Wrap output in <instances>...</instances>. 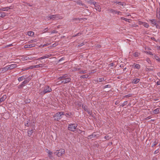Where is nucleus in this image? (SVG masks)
<instances>
[{"label":"nucleus","instance_id":"79ce46f5","mask_svg":"<svg viewBox=\"0 0 160 160\" xmlns=\"http://www.w3.org/2000/svg\"><path fill=\"white\" fill-rule=\"evenodd\" d=\"M87 20V18H79V21L81 20L85 21Z\"/></svg>","mask_w":160,"mask_h":160},{"label":"nucleus","instance_id":"7c9ffc66","mask_svg":"<svg viewBox=\"0 0 160 160\" xmlns=\"http://www.w3.org/2000/svg\"><path fill=\"white\" fill-rule=\"evenodd\" d=\"M108 10L109 11V12L111 13H116V12L117 11L113 9H108Z\"/></svg>","mask_w":160,"mask_h":160},{"label":"nucleus","instance_id":"f3484780","mask_svg":"<svg viewBox=\"0 0 160 160\" xmlns=\"http://www.w3.org/2000/svg\"><path fill=\"white\" fill-rule=\"evenodd\" d=\"M26 78V76L23 75L18 78V80L19 82L25 79Z\"/></svg>","mask_w":160,"mask_h":160},{"label":"nucleus","instance_id":"603ef678","mask_svg":"<svg viewBox=\"0 0 160 160\" xmlns=\"http://www.w3.org/2000/svg\"><path fill=\"white\" fill-rule=\"evenodd\" d=\"M81 33H77V34H76L75 35L73 36V37L80 36L81 35Z\"/></svg>","mask_w":160,"mask_h":160},{"label":"nucleus","instance_id":"20e7f679","mask_svg":"<svg viewBox=\"0 0 160 160\" xmlns=\"http://www.w3.org/2000/svg\"><path fill=\"white\" fill-rule=\"evenodd\" d=\"M77 127V124H69L68 126V129L69 130L74 132Z\"/></svg>","mask_w":160,"mask_h":160},{"label":"nucleus","instance_id":"6e6d98bb","mask_svg":"<svg viewBox=\"0 0 160 160\" xmlns=\"http://www.w3.org/2000/svg\"><path fill=\"white\" fill-rule=\"evenodd\" d=\"M158 150H156L154 152V154H156L158 153Z\"/></svg>","mask_w":160,"mask_h":160},{"label":"nucleus","instance_id":"f704fd0d","mask_svg":"<svg viewBox=\"0 0 160 160\" xmlns=\"http://www.w3.org/2000/svg\"><path fill=\"white\" fill-rule=\"evenodd\" d=\"M143 25L144 26V27L147 28H148L149 26V24L146 22H144Z\"/></svg>","mask_w":160,"mask_h":160},{"label":"nucleus","instance_id":"69168bd1","mask_svg":"<svg viewBox=\"0 0 160 160\" xmlns=\"http://www.w3.org/2000/svg\"><path fill=\"white\" fill-rule=\"evenodd\" d=\"M143 23L144 22H140V24H143Z\"/></svg>","mask_w":160,"mask_h":160},{"label":"nucleus","instance_id":"de8ad7c7","mask_svg":"<svg viewBox=\"0 0 160 160\" xmlns=\"http://www.w3.org/2000/svg\"><path fill=\"white\" fill-rule=\"evenodd\" d=\"M88 112V113L90 115H91L92 113V111H90V110H88V112Z\"/></svg>","mask_w":160,"mask_h":160},{"label":"nucleus","instance_id":"774afa93","mask_svg":"<svg viewBox=\"0 0 160 160\" xmlns=\"http://www.w3.org/2000/svg\"><path fill=\"white\" fill-rule=\"evenodd\" d=\"M158 62H160V58H159L158 59Z\"/></svg>","mask_w":160,"mask_h":160},{"label":"nucleus","instance_id":"c85d7f7f","mask_svg":"<svg viewBox=\"0 0 160 160\" xmlns=\"http://www.w3.org/2000/svg\"><path fill=\"white\" fill-rule=\"evenodd\" d=\"M158 143V141L157 140H155L154 142L153 143L152 145V147H153L156 145Z\"/></svg>","mask_w":160,"mask_h":160},{"label":"nucleus","instance_id":"cd10ccee","mask_svg":"<svg viewBox=\"0 0 160 160\" xmlns=\"http://www.w3.org/2000/svg\"><path fill=\"white\" fill-rule=\"evenodd\" d=\"M34 34V33L32 31H29L28 32V34L29 36H32Z\"/></svg>","mask_w":160,"mask_h":160},{"label":"nucleus","instance_id":"58836bf2","mask_svg":"<svg viewBox=\"0 0 160 160\" xmlns=\"http://www.w3.org/2000/svg\"><path fill=\"white\" fill-rule=\"evenodd\" d=\"M104 79L103 78H98V81L99 82H102L104 81Z\"/></svg>","mask_w":160,"mask_h":160},{"label":"nucleus","instance_id":"aec40b11","mask_svg":"<svg viewBox=\"0 0 160 160\" xmlns=\"http://www.w3.org/2000/svg\"><path fill=\"white\" fill-rule=\"evenodd\" d=\"M132 66L136 69H139L140 68V66L138 64L134 63Z\"/></svg>","mask_w":160,"mask_h":160},{"label":"nucleus","instance_id":"9d476101","mask_svg":"<svg viewBox=\"0 0 160 160\" xmlns=\"http://www.w3.org/2000/svg\"><path fill=\"white\" fill-rule=\"evenodd\" d=\"M12 8V6H10L9 7H7L5 8H2L0 9V10L1 11H8L9 9H10Z\"/></svg>","mask_w":160,"mask_h":160},{"label":"nucleus","instance_id":"a19ab883","mask_svg":"<svg viewBox=\"0 0 160 160\" xmlns=\"http://www.w3.org/2000/svg\"><path fill=\"white\" fill-rule=\"evenodd\" d=\"M146 61L148 62V63L150 64L151 63V62L150 60V59L149 58H147L146 59Z\"/></svg>","mask_w":160,"mask_h":160},{"label":"nucleus","instance_id":"4be33fe9","mask_svg":"<svg viewBox=\"0 0 160 160\" xmlns=\"http://www.w3.org/2000/svg\"><path fill=\"white\" fill-rule=\"evenodd\" d=\"M88 3L91 5L93 4L94 5L97 2L95 1L90 0L88 1Z\"/></svg>","mask_w":160,"mask_h":160},{"label":"nucleus","instance_id":"4468645a","mask_svg":"<svg viewBox=\"0 0 160 160\" xmlns=\"http://www.w3.org/2000/svg\"><path fill=\"white\" fill-rule=\"evenodd\" d=\"M46 18L48 20H49L48 18H49L50 19H55L54 15H49L47 16Z\"/></svg>","mask_w":160,"mask_h":160},{"label":"nucleus","instance_id":"5701e85b","mask_svg":"<svg viewBox=\"0 0 160 160\" xmlns=\"http://www.w3.org/2000/svg\"><path fill=\"white\" fill-rule=\"evenodd\" d=\"M140 55V53L138 52H135L133 53V55L135 57H138Z\"/></svg>","mask_w":160,"mask_h":160},{"label":"nucleus","instance_id":"2eb2a0df","mask_svg":"<svg viewBox=\"0 0 160 160\" xmlns=\"http://www.w3.org/2000/svg\"><path fill=\"white\" fill-rule=\"evenodd\" d=\"M140 79L139 78H135L133 79L132 82L134 84H137L139 82Z\"/></svg>","mask_w":160,"mask_h":160},{"label":"nucleus","instance_id":"7ed1b4c3","mask_svg":"<svg viewBox=\"0 0 160 160\" xmlns=\"http://www.w3.org/2000/svg\"><path fill=\"white\" fill-rule=\"evenodd\" d=\"M64 115V112H58L54 115L53 117L55 120L58 121L62 118V115Z\"/></svg>","mask_w":160,"mask_h":160},{"label":"nucleus","instance_id":"c756f323","mask_svg":"<svg viewBox=\"0 0 160 160\" xmlns=\"http://www.w3.org/2000/svg\"><path fill=\"white\" fill-rule=\"evenodd\" d=\"M43 66V64H39L38 65H35L34 66V68H38L39 67H42Z\"/></svg>","mask_w":160,"mask_h":160},{"label":"nucleus","instance_id":"0e129e2a","mask_svg":"<svg viewBox=\"0 0 160 160\" xmlns=\"http://www.w3.org/2000/svg\"><path fill=\"white\" fill-rule=\"evenodd\" d=\"M118 2L117 1H115L114 2V3H116L117 4H118V2Z\"/></svg>","mask_w":160,"mask_h":160},{"label":"nucleus","instance_id":"6e6552de","mask_svg":"<svg viewBox=\"0 0 160 160\" xmlns=\"http://www.w3.org/2000/svg\"><path fill=\"white\" fill-rule=\"evenodd\" d=\"M95 8L99 12H101V8L100 5L96 3L94 5Z\"/></svg>","mask_w":160,"mask_h":160},{"label":"nucleus","instance_id":"338daca9","mask_svg":"<svg viewBox=\"0 0 160 160\" xmlns=\"http://www.w3.org/2000/svg\"><path fill=\"white\" fill-rule=\"evenodd\" d=\"M84 110L86 111H87V112H88V110L87 109H84Z\"/></svg>","mask_w":160,"mask_h":160},{"label":"nucleus","instance_id":"1a4fd4ad","mask_svg":"<svg viewBox=\"0 0 160 160\" xmlns=\"http://www.w3.org/2000/svg\"><path fill=\"white\" fill-rule=\"evenodd\" d=\"M35 44H27L25 45L24 47V48H31L35 47Z\"/></svg>","mask_w":160,"mask_h":160},{"label":"nucleus","instance_id":"2f4dec72","mask_svg":"<svg viewBox=\"0 0 160 160\" xmlns=\"http://www.w3.org/2000/svg\"><path fill=\"white\" fill-rule=\"evenodd\" d=\"M96 135L95 133H93L92 134L89 135L88 136V138H94L95 137Z\"/></svg>","mask_w":160,"mask_h":160},{"label":"nucleus","instance_id":"f8f14e48","mask_svg":"<svg viewBox=\"0 0 160 160\" xmlns=\"http://www.w3.org/2000/svg\"><path fill=\"white\" fill-rule=\"evenodd\" d=\"M52 56V55L51 54H46L45 55L41 57L40 58L38 59L39 60H41L44 58H48L49 57H50Z\"/></svg>","mask_w":160,"mask_h":160},{"label":"nucleus","instance_id":"4c0bfd02","mask_svg":"<svg viewBox=\"0 0 160 160\" xmlns=\"http://www.w3.org/2000/svg\"><path fill=\"white\" fill-rule=\"evenodd\" d=\"M31 77L32 76H29L26 79V80L28 82H29L31 79Z\"/></svg>","mask_w":160,"mask_h":160},{"label":"nucleus","instance_id":"8fccbe9b","mask_svg":"<svg viewBox=\"0 0 160 160\" xmlns=\"http://www.w3.org/2000/svg\"><path fill=\"white\" fill-rule=\"evenodd\" d=\"M48 153L49 155H52V152L50 151V150H49L48 151Z\"/></svg>","mask_w":160,"mask_h":160},{"label":"nucleus","instance_id":"864d4df0","mask_svg":"<svg viewBox=\"0 0 160 160\" xmlns=\"http://www.w3.org/2000/svg\"><path fill=\"white\" fill-rule=\"evenodd\" d=\"M29 122V120H28V121H27V123H25V126H28V123Z\"/></svg>","mask_w":160,"mask_h":160},{"label":"nucleus","instance_id":"c03bdc74","mask_svg":"<svg viewBox=\"0 0 160 160\" xmlns=\"http://www.w3.org/2000/svg\"><path fill=\"white\" fill-rule=\"evenodd\" d=\"M106 139H107V140H109V139L110 138H109V136L108 135H107V136H105L104 137Z\"/></svg>","mask_w":160,"mask_h":160},{"label":"nucleus","instance_id":"ddd939ff","mask_svg":"<svg viewBox=\"0 0 160 160\" xmlns=\"http://www.w3.org/2000/svg\"><path fill=\"white\" fill-rule=\"evenodd\" d=\"M8 15V13H6L4 12H0V19L3 18L5 17Z\"/></svg>","mask_w":160,"mask_h":160},{"label":"nucleus","instance_id":"f03ea898","mask_svg":"<svg viewBox=\"0 0 160 160\" xmlns=\"http://www.w3.org/2000/svg\"><path fill=\"white\" fill-rule=\"evenodd\" d=\"M52 89L51 87L48 86H45L42 91H39V94L41 95H43L46 93L51 92Z\"/></svg>","mask_w":160,"mask_h":160},{"label":"nucleus","instance_id":"3c124183","mask_svg":"<svg viewBox=\"0 0 160 160\" xmlns=\"http://www.w3.org/2000/svg\"><path fill=\"white\" fill-rule=\"evenodd\" d=\"M121 13H122V12H120V11H117L116 13L118 15H119V14H121Z\"/></svg>","mask_w":160,"mask_h":160},{"label":"nucleus","instance_id":"37998d69","mask_svg":"<svg viewBox=\"0 0 160 160\" xmlns=\"http://www.w3.org/2000/svg\"><path fill=\"white\" fill-rule=\"evenodd\" d=\"M58 31L56 30H53V31H52V32H51V33H58Z\"/></svg>","mask_w":160,"mask_h":160},{"label":"nucleus","instance_id":"dca6fc26","mask_svg":"<svg viewBox=\"0 0 160 160\" xmlns=\"http://www.w3.org/2000/svg\"><path fill=\"white\" fill-rule=\"evenodd\" d=\"M151 23L155 26H157V24L156 21L155 19L149 20Z\"/></svg>","mask_w":160,"mask_h":160},{"label":"nucleus","instance_id":"423d86ee","mask_svg":"<svg viewBox=\"0 0 160 160\" xmlns=\"http://www.w3.org/2000/svg\"><path fill=\"white\" fill-rule=\"evenodd\" d=\"M17 65L16 64H11L10 65L7 66L8 68V70L12 69L17 67Z\"/></svg>","mask_w":160,"mask_h":160},{"label":"nucleus","instance_id":"c9c22d12","mask_svg":"<svg viewBox=\"0 0 160 160\" xmlns=\"http://www.w3.org/2000/svg\"><path fill=\"white\" fill-rule=\"evenodd\" d=\"M154 58L157 60V61H158V59L159 58V57L156 55H155L154 56Z\"/></svg>","mask_w":160,"mask_h":160},{"label":"nucleus","instance_id":"72a5a7b5","mask_svg":"<svg viewBox=\"0 0 160 160\" xmlns=\"http://www.w3.org/2000/svg\"><path fill=\"white\" fill-rule=\"evenodd\" d=\"M77 4L79 5H81V6H82V4H83V3H82V1H80V0H78L77 2Z\"/></svg>","mask_w":160,"mask_h":160},{"label":"nucleus","instance_id":"e433bc0d","mask_svg":"<svg viewBox=\"0 0 160 160\" xmlns=\"http://www.w3.org/2000/svg\"><path fill=\"white\" fill-rule=\"evenodd\" d=\"M72 115V113L71 112L68 113H66L65 115L66 117H68V116H70Z\"/></svg>","mask_w":160,"mask_h":160},{"label":"nucleus","instance_id":"0eeeda50","mask_svg":"<svg viewBox=\"0 0 160 160\" xmlns=\"http://www.w3.org/2000/svg\"><path fill=\"white\" fill-rule=\"evenodd\" d=\"M7 66L3 68H0V73H4L8 70Z\"/></svg>","mask_w":160,"mask_h":160},{"label":"nucleus","instance_id":"49530a36","mask_svg":"<svg viewBox=\"0 0 160 160\" xmlns=\"http://www.w3.org/2000/svg\"><path fill=\"white\" fill-rule=\"evenodd\" d=\"M86 73L85 71H81L79 72L80 73Z\"/></svg>","mask_w":160,"mask_h":160},{"label":"nucleus","instance_id":"473e14b6","mask_svg":"<svg viewBox=\"0 0 160 160\" xmlns=\"http://www.w3.org/2000/svg\"><path fill=\"white\" fill-rule=\"evenodd\" d=\"M121 19H122V20H125V21L126 22H130L129 20V19H128L126 18H123V17L121 18Z\"/></svg>","mask_w":160,"mask_h":160},{"label":"nucleus","instance_id":"b1692460","mask_svg":"<svg viewBox=\"0 0 160 160\" xmlns=\"http://www.w3.org/2000/svg\"><path fill=\"white\" fill-rule=\"evenodd\" d=\"M55 19H60L62 18V17L59 15H54Z\"/></svg>","mask_w":160,"mask_h":160},{"label":"nucleus","instance_id":"4d7b16f0","mask_svg":"<svg viewBox=\"0 0 160 160\" xmlns=\"http://www.w3.org/2000/svg\"><path fill=\"white\" fill-rule=\"evenodd\" d=\"M157 85H160V81H158L157 82Z\"/></svg>","mask_w":160,"mask_h":160},{"label":"nucleus","instance_id":"6ab92c4d","mask_svg":"<svg viewBox=\"0 0 160 160\" xmlns=\"http://www.w3.org/2000/svg\"><path fill=\"white\" fill-rule=\"evenodd\" d=\"M160 112V108H157L153 110V112L154 114H158Z\"/></svg>","mask_w":160,"mask_h":160},{"label":"nucleus","instance_id":"bb28decb","mask_svg":"<svg viewBox=\"0 0 160 160\" xmlns=\"http://www.w3.org/2000/svg\"><path fill=\"white\" fill-rule=\"evenodd\" d=\"M118 4L122 6H124L126 5V4L124 2H118Z\"/></svg>","mask_w":160,"mask_h":160},{"label":"nucleus","instance_id":"412c9836","mask_svg":"<svg viewBox=\"0 0 160 160\" xmlns=\"http://www.w3.org/2000/svg\"><path fill=\"white\" fill-rule=\"evenodd\" d=\"M156 16L157 18H160V10L159 9H157Z\"/></svg>","mask_w":160,"mask_h":160},{"label":"nucleus","instance_id":"a211bd4d","mask_svg":"<svg viewBox=\"0 0 160 160\" xmlns=\"http://www.w3.org/2000/svg\"><path fill=\"white\" fill-rule=\"evenodd\" d=\"M6 98L7 96L6 95H4L0 98V102L1 103V102L4 101L6 99Z\"/></svg>","mask_w":160,"mask_h":160},{"label":"nucleus","instance_id":"052dcab7","mask_svg":"<svg viewBox=\"0 0 160 160\" xmlns=\"http://www.w3.org/2000/svg\"><path fill=\"white\" fill-rule=\"evenodd\" d=\"M48 28H45L44 30V32H46L48 30Z\"/></svg>","mask_w":160,"mask_h":160},{"label":"nucleus","instance_id":"13d9d810","mask_svg":"<svg viewBox=\"0 0 160 160\" xmlns=\"http://www.w3.org/2000/svg\"><path fill=\"white\" fill-rule=\"evenodd\" d=\"M82 6H83L84 7H85L86 8H88V7L85 4H83L82 5Z\"/></svg>","mask_w":160,"mask_h":160},{"label":"nucleus","instance_id":"f257e3e1","mask_svg":"<svg viewBox=\"0 0 160 160\" xmlns=\"http://www.w3.org/2000/svg\"><path fill=\"white\" fill-rule=\"evenodd\" d=\"M71 78L67 77V75H64L58 78V80H60L62 81H58L57 83V84H60L62 83H66L69 82L71 80Z\"/></svg>","mask_w":160,"mask_h":160},{"label":"nucleus","instance_id":"09e8293b","mask_svg":"<svg viewBox=\"0 0 160 160\" xmlns=\"http://www.w3.org/2000/svg\"><path fill=\"white\" fill-rule=\"evenodd\" d=\"M36 41L35 40H32L28 42V43H32L33 42H36Z\"/></svg>","mask_w":160,"mask_h":160},{"label":"nucleus","instance_id":"bf43d9fd","mask_svg":"<svg viewBox=\"0 0 160 160\" xmlns=\"http://www.w3.org/2000/svg\"><path fill=\"white\" fill-rule=\"evenodd\" d=\"M79 18H74L73 19V20H74V21H76V20H79Z\"/></svg>","mask_w":160,"mask_h":160},{"label":"nucleus","instance_id":"39448f33","mask_svg":"<svg viewBox=\"0 0 160 160\" xmlns=\"http://www.w3.org/2000/svg\"><path fill=\"white\" fill-rule=\"evenodd\" d=\"M65 150L63 149H60L59 150H57L56 152L54 153L58 157L61 156L63 154H64Z\"/></svg>","mask_w":160,"mask_h":160},{"label":"nucleus","instance_id":"e2e57ef3","mask_svg":"<svg viewBox=\"0 0 160 160\" xmlns=\"http://www.w3.org/2000/svg\"><path fill=\"white\" fill-rule=\"evenodd\" d=\"M130 96V95H126V96H125V97H127V98H128V97H129Z\"/></svg>","mask_w":160,"mask_h":160},{"label":"nucleus","instance_id":"ea45409f","mask_svg":"<svg viewBox=\"0 0 160 160\" xmlns=\"http://www.w3.org/2000/svg\"><path fill=\"white\" fill-rule=\"evenodd\" d=\"M128 103V102H127V101H124L123 102V103L121 105V106H122V107H124L125 105H126Z\"/></svg>","mask_w":160,"mask_h":160},{"label":"nucleus","instance_id":"a18cd8bd","mask_svg":"<svg viewBox=\"0 0 160 160\" xmlns=\"http://www.w3.org/2000/svg\"><path fill=\"white\" fill-rule=\"evenodd\" d=\"M84 45V42H82L80 44L78 45V47H81L83 45Z\"/></svg>","mask_w":160,"mask_h":160},{"label":"nucleus","instance_id":"680f3d73","mask_svg":"<svg viewBox=\"0 0 160 160\" xmlns=\"http://www.w3.org/2000/svg\"><path fill=\"white\" fill-rule=\"evenodd\" d=\"M12 46V44H10L7 46L8 47H11Z\"/></svg>","mask_w":160,"mask_h":160},{"label":"nucleus","instance_id":"393cba45","mask_svg":"<svg viewBox=\"0 0 160 160\" xmlns=\"http://www.w3.org/2000/svg\"><path fill=\"white\" fill-rule=\"evenodd\" d=\"M33 129H32L31 130H29L28 131V133L29 136L30 137L32 135L33 133Z\"/></svg>","mask_w":160,"mask_h":160},{"label":"nucleus","instance_id":"a878e982","mask_svg":"<svg viewBox=\"0 0 160 160\" xmlns=\"http://www.w3.org/2000/svg\"><path fill=\"white\" fill-rule=\"evenodd\" d=\"M28 82L26 80H25L22 83V84L21 85V87H22L24 85L27 84Z\"/></svg>","mask_w":160,"mask_h":160},{"label":"nucleus","instance_id":"5fc2aeb1","mask_svg":"<svg viewBox=\"0 0 160 160\" xmlns=\"http://www.w3.org/2000/svg\"><path fill=\"white\" fill-rule=\"evenodd\" d=\"M151 118V117L150 116H149L147 118H145V120H149V119H150Z\"/></svg>","mask_w":160,"mask_h":160},{"label":"nucleus","instance_id":"9b49d317","mask_svg":"<svg viewBox=\"0 0 160 160\" xmlns=\"http://www.w3.org/2000/svg\"><path fill=\"white\" fill-rule=\"evenodd\" d=\"M91 73H89L88 74L83 75L80 76V78H89V76L91 75Z\"/></svg>","mask_w":160,"mask_h":160}]
</instances>
